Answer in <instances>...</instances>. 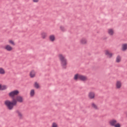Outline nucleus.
<instances>
[{
	"label": "nucleus",
	"instance_id": "5",
	"mask_svg": "<svg viewBox=\"0 0 127 127\" xmlns=\"http://www.w3.org/2000/svg\"><path fill=\"white\" fill-rule=\"evenodd\" d=\"M19 95V91L18 90H14L12 91H10L8 94V96L9 98H11V99H14V97L16 96H18Z\"/></svg>",
	"mask_w": 127,
	"mask_h": 127
},
{
	"label": "nucleus",
	"instance_id": "11",
	"mask_svg": "<svg viewBox=\"0 0 127 127\" xmlns=\"http://www.w3.org/2000/svg\"><path fill=\"white\" fill-rule=\"evenodd\" d=\"M107 33L110 36H113L115 34V30L113 28H109L107 30Z\"/></svg>",
	"mask_w": 127,
	"mask_h": 127
},
{
	"label": "nucleus",
	"instance_id": "16",
	"mask_svg": "<svg viewBox=\"0 0 127 127\" xmlns=\"http://www.w3.org/2000/svg\"><path fill=\"white\" fill-rule=\"evenodd\" d=\"M7 89V86L4 85L0 84V91H4Z\"/></svg>",
	"mask_w": 127,
	"mask_h": 127
},
{
	"label": "nucleus",
	"instance_id": "1",
	"mask_svg": "<svg viewBox=\"0 0 127 127\" xmlns=\"http://www.w3.org/2000/svg\"><path fill=\"white\" fill-rule=\"evenodd\" d=\"M24 102V98L23 96L18 95L15 98H13L12 102L9 100H7L4 101V104L6 106L8 110H11L13 109L14 106L17 105V103H22Z\"/></svg>",
	"mask_w": 127,
	"mask_h": 127
},
{
	"label": "nucleus",
	"instance_id": "24",
	"mask_svg": "<svg viewBox=\"0 0 127 127\" xmlns=\"http://www.w3.org/2000/svg\"><path fill=\"white\" fill-rule=\"evenodd\" d=\"M51 127H59L58 124L56 122H53L52 124Z\"/></svg>",
	"mask_w": 127,
	"mask_h": 127
},
{
	"label": "nucleus",
	"instance_id": "14",
	"mask_svg": "<svg viewBox=\"0 0 127 127\" xmlns=\"http://www.w3.org/2000/svg\"><path fill=\"white\" fill-rule=\"evenodd\" d=\"M41 37L42 39H46L47 38V33L45 32H42L41 33Z\"/></svg>",
	"mask_w": 127,
	"mask_h": 127
},
{
	"label": "nucleus",
	"instance_id": "21",
	"mask_svg": "<svg viewBox=\"0 0 127 127\" xmlns=\"http://www.w3.org/2000/svg\"><path fill=\"white\" fill-rule=\"evenodd\" d=\"M34 87L35 88V89H40V85L39 84V83L35 82L34 83Z\"/></svg>",
	"mask_w": 127,
	"mask_h": 127
},
{
	"label": "nucleus",
	"instance_id": "4",
	"mask_svg": "<svg viewBox=\"0 0 127 127\" xmlns=\"http://www.w3.org/2000/svg\"><path fill=\"white\" fill-rule=\"evenodd\" d=\"M109 124L111 127H121L122 125L120 123H118V120L116 119H112L109 122Z\"/></svg>",
	"mask_w": 127,
	"mask_h": 127
},
{
	"label": "nucleus",
	"instance_id": "19",
	"mask_svg": "<svg viewBox=\"0 0 127 127\" xmlns=\"http://www.w3.org/2000/svg\"><path fill=\"white\" fill-rule=\"evenodd\" d=\"M49 39H50V41H51V42H54L55 40V35H51L49 36Z\"/></svg>",
	"mask_w": 127,
	"mask_h": 127
},
{
	"label": "nucleus",
	"instance_id": "8",
	"mask_svg": "<svg viewBox=\"0 0 127 127\" xmlns=\"http://www.w3.org/2000/svg\"><path fill=\"white\" fill-rule=\"evenodd\" d=\"M96 97V94L94 91H90L88 94V98L90 100H94Z\"/></svg>",
	"mask_w": 127,
	"mask_h": 127
},
{
	"label": "nucleus",
	"instance_id": "9",
	"mask_svg": "<svg viewBox=\"0 0 127 127\" xmlns=\"http://www.w3.org/2000/svg\"><path fill=\"white\" fill-rule=\"evenodd\" d=\"M104 54L106 56H107L108 58H112L114 55L113 53H112L109 50H106L104 51Z\"/></svg>",
	"mask_w": 127,
	"mask_h": 127
},
{
	"label": "nucleus",
	"instance_id": "3",
	"mask_svg": "<svg viewBox=\"0 0 127 127\" xmlns=\"http://www.w3.org/2000/svg\"><path fill=\"white\" fill-rule=\"evenodd\" d=\"M73 80L75 81L80 80V81H82V82H86V81H88V77L86 75L77 73L74 75Z\"/></svg>",
	"mask_w": 127,
	"mask_h": 127
},
{
	"label": "nucleus",
	"instance_id": "25",
	"mask_svg": "<svg viewBox=\"0 0 127 127\" xmlns=\"http://www.w3.org/2000/svg\"><path fill=\"white\" fill-rule=\"evenodd\" d=\"M60 30H61V31H65V30H66V29H65V27L63 26H61L60 27Z\"/></svg>",
	"mask_w": 127,
	"mask_h": 127
},
{
	"label": "nucleus",
	"instance_id": "6",
	"mask_svg": "<svg viewBox=\"0 0 127 127\" xmlns=\"http://www.w3.org/2000/svg\"><path fill=\"white\" fill-rule=\"evenodd\" d=\"M123 87L122 80H117L115 83V88L117 90H121Z\"/></svg>",
	"mask_w": 127,
	"mask_h": 127
},
{
	"label": "nucleus",
	"instance_id": "7",
	"mask_svg": "<svg viewBox=\"0 0 127 127\" xmlns=\"http://www.w3.org/2000/svg\"><path fill=\"white\" fill-rule=\"evenodd\" d=\"M3 49H4V50L7 51L8 52H11V51H12V50H13V48L11 46V45L9 44L5 45L4 46Z\"/></svg>",
	"mask_w": 127,
	"mask_h": 127
},
{
	"label": "nucleus",
	"instance_id": "18",
	"mask_svg": "<svg viewBox=\"0 0 127 127\" xmlns=\"http://www.w3.org/2000/svg\"><path fill=\"white\" fill-rule=\"evenodd\" d=\"M8 43H9V44H10L12 46H15V42H14V40L11 39H9L8 40Z\"/></svg>",
	"mask_w": 127,
	"mask_h": 127
},
{
	"label": "nucleus",
	"instance_id": "10",
	"mask_svg": "<svg viewBox=\"0 0 127 127\" xmlns=\"http://www.w3.org/2000/svg\"><path fill=\"white\" fill-rule=\"evenodd\" d=\"M79 43L81 45H86L88 43V41L85 38H82L79 40Z\"/></svg>",
	"mask_w": 127,
	"mask_h": 127
},
{
	"label": "nucleus",
	"instance_id": "20",
	"mask_svg": "<svg viewBox=\"0 0 127 127\" xmlns=\"http://www.w3.org/2000/svg\"><path fill=\"white\" fill-rule=\"evenodd\" d=\"M122 61V57L121 56H118L116 59V63H120Z\"/></svg>",
	"mask_w": 127,
	"mask_h": 127
},
{
	"label": "nucleus",
	"instance_id": "12",
	"mask_svg": "<svg viewBox=\"0 0 127 127\" xmlns=\"http://www.w3.org/2000/svg\"><path fill=\"white\" fill-rule=\"evenodd\" d=\"M35 75H36V72L35 70H32L30 72L29 76L30 78H34V77H35Z\"/></svg>",
	"mask_w": 127,
	"mask_h": 127
},
{
	"label": "nucleus",
	"instance_id": "15",
	"mask_svg": "<svg viewBox=\"0 0 127 127\" xmlns=\"http://www.w3.org/2000/svg\"><path fill=\"white\" fill-rule=\"evenodd\" d=\"M6 71L4 68L0 67V75H5Z\"/></svg>",
	"mask_w": 127,
	"mask_h": 127
},
{
	"label": "nucleus",
	"instance_id": "2",
	"mask_svg": "<svg viewBox=\"0 0 127 127\" xmlns=\"http://www.w3.org/2000/svg\"><path fill=\"white\" fill-rule=\"evenodd\" d=\"M58 58L61 62V65L62 67L64 69H66L68 64V61L67 60V59H66V57H65L63 54H60L58 55Z\"/></svg>",
	"mask_w": 127,
	"mask_h": 127
},
{
	"label": "nucleus",
	"instance_id": "13",
	"mask_svg": "<svg viewBox=\"0 0 127 127\" xmlns=\"http://www.w3.org/2000/svg\"><path fill=\"white\" fill-rule=\"evenodd\" d=\"M91 107L92 109H94V110L99 109V107H98V105H97V104L94 102L91 103Z\"/></svg>",
	"mask_w": 127,
	"mask_h": 127
},
{
	"label": "nucleus",
	"instance_id": "26",
	"mask_svg": "<svg viewBox=\"0 0 127 127\" xmlns=\"http://www.w3.org/2000/svg\"><path fill=\"white\" fill-rule=\"evenodd\" d=\"M33 2H38L39 0H33Z\"/></svg>",
	"mask_w": 127,
	"mask_h": 127
},
{
	"label": "nucleus",
	"instance_id": "23",
	"mask_svg": "<svg viewBox=\"0 0 127 127\" xmlns=\"http://www.w3.org/2000/svg\"><path fill=\"white\" fill-rule=\"evenodd\" d=\"M16 112L17 115H18V117L20 119H21V118H22V113H21V112L17 110Z\"/></svg>",
	"mask_w": 127,
	"mask_h": 127
},
{
	"label": "nucleus",
	"instance_id": "17",
	"mask_svg": "<svg viewBox=\"0 0 127 127\" xmlns=\"http://www.w3.org/2000/svg\"><path fill=\"white\" fill-rule=\"evenodd\" d=\"M122 51H127V44H123L122 45Z\"/></svg>",
	"mask_w": 127,
	"mask_h": 127
},
{
	"label": "nucleus",
	"instance_id": "22",
	"mask_svg": "<svg viewBox=\"0 0 127 127\" xmlns=\"http://www.w3.org/2000/svg\"><path fill=\"white\" fill-rule=\"evenodd\" d=\"M35 95V90L31 89L30 91V97H34Z\"/></svg>",
	"mask_w": 127,
	"mask_h": 127
}]
</instances>
